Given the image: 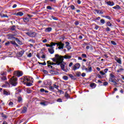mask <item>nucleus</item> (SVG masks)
Wrapping results in <instances>:
<instances>
[{
    "mask_svg": "<svg viewBox=\"0 0 124 124\" xmlns=\"http://www.w3.org/2000/svg\"><path fill=\"white\" fill-rule=\"evenodd\" d=\"M95 12H96L97 14H103V11L101 10H95Z\"/></svg>",
    "mask_w": 124,
    "mask_h": 124,
    "instance_id": "16",
    "label": "nucleus"
},
{
    "mask_svg": "<svg viewBox=\"0 0 124 124\" xmlns=\"http://www.w3.org/2000/svg\"><path fill=\"white\" fill-rule=\"evenodd\" d=\"M106 31H110V28H109V27H107L106 29Z\"/></svg>",
    "mask_w": 124,
    "mask_h": 124,
    "instance_id": "61",
    "label": "nucleus"
},
{
    "mask_svg": "<svg viewBox=\"0 0 124 124\" xmlns=\"http://www.w3.org/2000/svg\"><path fill=\"white\" fill-rule=\"evenodd\" d=\"M52 19H53V20H55L56 21H58V18H57L56 16H51Z\"/></svg>",
    "mask_w": 124,
    "mask_h": 124,
    "instance_id": "35",
    "label": "nucleus"
},
{
    "mask_svg": "<svg viewBox=\"0 0 124 124\" xmlns=\"http://www.w3.org/2000/svg\"><path fill=\"white\" fill-rule=\"evenodd\" d=\"M115 61L118 62V63H119V64H122V60H121V58H115Z\"/></svg>",
    "mask_w": 124,
    "mask_h": 124,
    "instance_id": "11",
    "label": "nucleus"
},
{
    "mask_svg": "<svg viewBox=\"0 0 124 124\" xmlns=\"http://www.w3.org/2000/svg\"><path fill=\"white\" fill-rule=\"evenodd\" d=\"M95 30H98V29H99V26L98 25H95V28H94Z\"/></svg>",
    "mask_w": 124,
    "mask_h": 124,
    "instance_id": "46",
    "label": "nucleus"
},
{
    "mask_svg": "<svg viewBox=\"0 0 124 124\" xmlns=\"http://www.w3.org/2000/svg\"><path fill=\"white\" fill-rule=\"evenodd\" d=\"M16 41L18 43V44H19V45H22L23 44V43L20 41V40L16 39Z\"/></svg>",
    "mask_w": 124,
    "mask_h": 124,
    "instance_id": "29",
    "label": "nucleus"
},
{
    "mask_svg": "<svg viewBox=\"0 0 124 124\" xmlns=\"http://www.w3.org/2000/svg\"><path fill=\"white\" fill-rule=\"evenodd\" d=\"M76 74L77 77H80L81 76V72H77Z\"/></svg>",
    "mask_w": 124,
    "mask_h": 124,
    "instance_id": "28",
    "label": "nucleus"
},
{
    "mask_svg": "<svg viewBox=\"0 0 124 124\" xmlns=\"http://www.w3.org/2000/svg\"><path fill=\"white\" fill-rule=\"evenodd\" d=\"M78 24H79V22H78V21H76V22H75V24L76 26L78 25Z\"/></svg>",
    "mask_w": 124,
    "mask_h": 124,
    "instance_id": "64",
    "label": "nucleus"
},
{
    "mask_svg": "<svg viewBox=\"0 0 124 124\" xmlns=\"http://www.w3.org/2000/svg\"><path fill=\"white\" fill-rule=\"evenodd\" d=\"M7 78L6 77H1V79L2 81H5V80H7Z\"/></svg>",
    "mask_w": 124,
    "mask_h": 124,
    "instance_id": "33",
    "label": "nucleus"
},
{
    "mask_svg": "<svg viewBox=\"0 0 124 124\" xmlns=\"http://www.w3.org/2000/svg\"><path fill=\"white\" fill-rule=\"evenodd\" d=\"M85 70H86V72H92V67H89L88 68H86L85 69Z\"/></svg>",
    "mask_w": 124,
    "mask_h": 124,
    "instance_id": "14",
    "label": "nucleus"
},
{
    "mask_svg": "<svg viewBox=\"0 0 124 124\" xmlns=\"http://www.w3.org/2000/svg\"><path fill=\"white\" fill-rule=\"evenodd\" d=\"M23 82L26 86L28 87H31V86H32L33 80H32V78L27 76L23 78Z\"/></svg>",
    "mask_w": 124,
    "mask_h": 124,
    "instance_id": "2",
    "label": "nucleus"
},
{
    "mask_svg": "<svg viewBox=\"0 0 124 124\" xmlns=\"http://www.w3.org/2000/svg\"><path fill=\"white\" fill-rule=\"evenodd\" d=\"M10 44V42L8 41L6 43H5V46H8Z\"/></svg>",
    "mask_w": 124,
    "mask_h": 124,
    "instance_id": "47",
    "label": "nucleus"
},
{
    "mask_svg": "<svg viewBox=\"0 0 124 124\" xmlns=\"http://www.w3.org/2000/svg\"><path fill=\"white\" fill-rule=\"evenodd\" d=\"M52 61L56 63L51 62V61H47V66L50 67V68H53L52 65L54 64H57V65H60L63 61V57L59 55V54L55 55V58H52Z\"/></svg>",
    "mask_w": 124,
    "mask_h": 124,
    "instance_id": "1",
    "label": "nucleus"
},
{
    "mask_svg": "<svg viewBox=\"0 0 124 124\" xmlns=\"http://www.w3.org/2000/svg\"><path fill=\"white\" fill-rule=\"evenodd\" d=\"M110 43H111V44H112V45H117V43H116V42H115V41H111Z\"/></svg>",
    "mask_w": 124,
    "mask_h": 124,
    "instance_id": "37",
    "label": "nucleus"
},
{
    "mask_svg": "<svg viewBox=\"0 0 124 124\" xmlns=\"http://www.w3.org/2000/svg\"><path fill=\"white\" fill-rule=\"evenodd\" d=\"M40 104H41V105H43L44 106H46V104H45V102H44L40 103Z\"/></svg>",
    "mask_w": 124,
    "mask_h": 124,
    "instance_id": "56",
    "label": "nucleus"
},
{
    "mask_svg": "<svg viewBox=\"0 0 124 124\" xmlns=\"http://www.w3.org/2000/svg\"><path fill=\"white\" fill-rule=\"evenodd\" d=\"M109 81L110 82H112V83H114V85H117V82H116L114 79L112 78H109Z\"/></svg>",
    "mask_w": 124,
    "mask_h": 124,
    "instance_id": "20",
    "label": "nucleus"
},
{
    "mask_svg": "<svg viewBox=\"0 0 124 124\" xmlns=\"http://www.w3.org/2000/svg\"><path fill=\"white\" fill-rule=\"evenodd\" d=\"M13 45H14L15 47H19V45H18V44H17L16 42H15V43H14Z\"/></svg>",
    "mask_w": 124,
    "mask_h": 124,
    "instance_id": "43",
    "label": "nucleus"
},
{
    "mask_svg": "<svg viewBox=\"0 0 124 124\" xmlns=\"http://www.w3.org/2000/svg\"><path fill=\"white\" fill-rule=\"evenodd\" d=\"M53 87L57 90H59V86L57 85L56 84H53Z\"/></svg>",
    "mask_w": 124,
    "mask_h": 124,
    "instance_id": "34",
    "label": "nucleus"
},
{
    "mask_svg": "<svg viewBox=\"0 0 124 124\" xmlns=\"http://www.w3.org/2000/svg\"><path fill=\"white\" fill-rule=\"evenodd\" d=\"M112 8L116 10H119V9H121V7L119 5H116L115 6L113 7Z\"/></svg>",
    "mask_w": 124,
    "mask_h": 124,
    "instance_id": "15",
    "label": "nucleus"
},
{
    "mask_svg": "<svg viewBox=\"0 0 124 124\" xmlns=\"http://www.w3.org/2000/svg\"><path fill=\"white\" fill-rule=\"evenodd\" d=\"M105 2H106L107 4H108V5H109V6H113L115 5V3H114V2L113 1H108Z\"/></svg>",
    "mask_w": 124,
    "mask_h": 124,
    "instance_id": "9",
    "label": "nucleus"
},
{
    "mask_svg": "<svg viewBox=\"0 0 124 124\" xmlns=\"http://www.w3.org/2000/svg\"><path fill=\"white\" fill-rule=\"evenodd\" d=\"M65 44H66V47L68 50H70L71 49V47L69 46V43L68 42H66Z\"/></svg>",
    "mask_w": 124,
    "mask_h": 124,
    "instance_id": "19",
    "label": "nucleus"
},
{
    "mask_svg": "<svg viewBox=\"0 0 124 124\" xmlns=\"http://www.w3.org/2000/svg\"><path fill=\"white\" fill-rule=\"evenodd\" d=\"M81 76H82V77H85V76H86V73H83L81 74Z\"/></svg>",
    "mask_w": 124,
    "mask_h": 124,
    "instance_id": "62",
    "label": "nucleus"
},
{
    "mask_svg": "<svg viewBox=\"0 0 124 124\" xmlns=\"http://www.w3.org/2000/svg\"><path fill=\"white\" fill-rule=\"evenodd\" d=\"M24 22H29V18L28 17H25L24 19Z\"/></svg>",
    "mask_w": 124,
    "mask_h": 124,
    "instance_id": "44",
    "label": "nucleus"
},
{
    "mask_svg": "<svg viewBox=\"0 0 124 124\" xmlns=\"http://www.w3.org/2000/svg\"><path fill=\"white\" fill-rule=\"evenodd\" d=\"M109 76L111 79H114L115 78V75H114V73H112L109 74Z\"/></svg>",
    "mask_w": 124,
    "mask_h": 124,
    "instance_id": "22",
    "label": "nucleus"
},
{
    "mask_svg": "<svg viewBox=\"0 0 124 124\" xmlns=\"http://www.w3.org/2000/svg\"><path fill=\"white\" fill-rule=\"evenodd\" d=\"M64 59H66V60H70V59H71V56L69 55H65L64 56Z\"/></svg>",
    "mask_w": 124,
    "mask_h": 124,
    "instance_id": "21",
    "label": "nucleus"
},
{
    "mask_svg": "<svg viewBox=\"0 0 124 124\" xmlns=\"http://www.w3.org/2000/svg\"><path fill=\"white\" fill-rule=\"evenodd\" d=\"M58 92H59L60 93L63 94V93H64L63 91H62V90H60L59 89H58Z\"/></svg>",
    "mask_w": 124,
    "mask_h": 124,
    "instance_id": "48",
    "label": "nucleus"
},
{
    "mask_svg": "<svg viewBox=\"0 0 124 124\" xmlns=\"http://www.w3.org/2000/svg\"><path fill=\"white\" fill-rule=\"evenodd\" d=\"M103 86H108V82H104L103 83Z\"/></svg>",
    "mask_w": 124,
    "mask_h": 124,
    "instance_id": "57",
    "label": "nucleus"
},
{
    "mask_svg": "<svg viewBox=\"0 0 124 124\" xmlns=\"http://www.w3.org/2000/svg\"><path fill=\"white\" fill-rule=\"evenodd\" d=\"M100 73L101 74V75H105V73L103 72V71H100Z\"/></svg>",
    "mask_w": 124,
    "mask_h": 124,
    "instance_id": "60",
    "label": "nucleus"
},
{
    "mask_svg": "<svg viewBox=\"0 0 124 124\" xmlns=\"http://www.w3.org/2000/svg\"><path fill=\"white\" fill-rule=\"evenodd\" d=\"M48 51L50 54H54V53H55V50H54V46H52L49 48H48Z\"/></svg>",
    "mask_w": 124,
    "mask_h": 124,
    "instance_id": "8",
    "label": "nucleus"
},
{
    "mask_svg": "<svg viewBox=\"0 0 124 124\" xmlns=\"http://www.w3.org/2000/svg\"><path fill=\"white\" fill-rule=\"evenodd\" d=\"M65 97H66V98H69V95L67 93H65Z\"/></svg>",
    "mask_w": 124,
    "mask_h": 124,
    "instance_id": "36",
    "label": "nucleus"
},
{
    "mask_svg": "<svg viewBox=\"0 0 124 124\" xmlns=\"http://www.w3.org/2000/svg\"><path fill=\"white\" fill-rule=\"evenodd\" d=\"M49 72L51 74H56V72H55L53 70L50 71Z\"/></svg>",
    "mask_w": 124,
    "mask_h": 124,
    "instance_id": "49",
    "label": "nucleus"
},
{
    "mask_svg": "<svg viewBox=\"0 0 124 124\" xmlns=\"http://www.w3.org/2000/svg\"><path fill=\"white\" fill-rule=\"evenodd\" d=\"M49 89L51 91H54V90H55V88L53 86H49Z\"/></svg>",
    "mask_w": 124,
    "mask_h": 124,
    "instance_id": "51",
    "label": "nucleus"
},
{
    "mask_svg": "<svg viewBox=\"0 0 124 124\" xmlns=\"http://www.w3.org/2000/svg\"><path fill=\"white\" fill-rule=\"evenodd\" d=\"M14 75L17 76V77H20L23 75V73L22 72L16 71L14 72Z\"/></svg>",
    "mask_w": 124,
    "mask_h": 124,
    "instance_id": "6",
    "label": "nucleus"
},
{
    "mask_svg": "<svg viewBox=\"0 0 124 124\" xmlns=\"http://www.w3.org/2000/svg\"><path fill=\"white\" fill-rule=\"evenodd\" d=\"M24 53H25V51L24 50H22L19 52V57H22L23 55H24Z\"/></svg>",
    "mask_w": 124,
    "mask_h": 124,
    "instance_id": "25",
    "label": "nucleus"
},
{
    "mask_svg": "<svg viewBox=\"0 0 124 124\" xmlns=\"http://www.w3.org/2000/svg\"><path fill=\"white\" fill-rule=\"evenodd\" d=\"M107 25L108 27H111V26H112V24H111V23L109 21L107 22Z\"/></svg>",
    "mask_w": 124,
    "mask_h": 124,
    "instance_id": "42",
    "label": "nucleus"
},
{
    "mask_svg": "<svg viewBox=\"0 0 124 124\" xmlns=\"http://www.w3.org/2000/svg\"><path fill=\"white\" fill-rule=\"evenodd\" d=\"M18 101L19 102H22V101H23V98H22V97L19 96L18 97Z\"/></svg>",
    "mask_w": 124,
    "mask_h": 124,
    "instance_id": "30",
    "label": "nucleus"
},
{
    "mask_svg": "<svg viewBox=\"0 0 124 124\" xmlns=\"http://www.w3.org/2000/svg\"><path fill=\"white\" fill-rule=\"evenodd\" d=\"M124 71V68H121L117 70V72H118V73H119L121 72V71Z\"/></svg>",
    "mask_w": 124,
    "mask_h": 124,
    "instance_id": "41",
    "label": "nucleus"
},
{
    "mask_svg": "<svg viewBox=\"0 0 124 124\" xmlns=\"http://www.w3.org/2000/svg\"><path fill=\"white\" fill-rule=\"evenodd\" d=\"M63 79L65 81H67V80H68V77H67V76H63Z\"/></svg>",
    "mask_w": 124,
    "mask_h": 124,
    "instance_id": "32",
    "label": "nucleus"
},
{
    "mask_svg": "<svg viewBox=\"0 0 124 124\" xmlns=\"http://www.w3.org/2000/svg\"><path fill=\"white\" fill-rule=\"evenodd\" d=\"M56 44V45H57V46H60L61 47H63L64 46V44H62V42L59 43H55Z\"/></svg>",
    "mask_w": 124,
    "mask_h": 124,
    "instance_id": "13",
    "label": "nucleus"
},
{
    "mask_svg": "<svg viewBox=\"0 0 124 124\" xmlns=\"http://www.w3.org/2000/svg\"><path fill=\"white\" fill-rule=\"evenodd\" d=\"M26 92L27 93H31V90L30 88H27L26 89Z\"/></svg>",
    "mask_w": 124,
    "mask_h": 124,
    "instance_id": "27",
    "label": "nucleus"
},
{
    "mask_svg": "<svg viewBox=\"0 0 124 124\" xmlns=\"http://www.w3.org/2000/svg\"><path fill=\"white\" fill-rule=\"evenodd\" d=\"M100 23L103 24H105V20L104 19H101Z\"/></svg>",
    "mask_w": 124,
    "mask_h": 124,
    "instance_id": "39",
    "label": "nucleus"
},
{
    "mask_svg": "<svg viewBox=\"0 0 124 124\" xmlns=\"http://www.w3.org/2000/svg\"><path fill=\"white\" fill-rule=\"evenodd\" d=\"M0 16L1 17V18H3L4 17H6L7 18H8V16L6 15H4L3 14H0Z\"/></svg>",
    "mask_w": 124,
    "mask_h": 124,
    "instance_id": "24",
    "label": "nucleus"
},
{
    "mask_svg": "<svg viewBox=\"0 0 124 124\" xmlns=\"http://www.w3.org/2000/svg\"><path fill=\"white\" fill-rule=\"evenodd\" d=\"M70 8L72 9V10H74V9H75V6H74L73 5H71L70 6Z\"/></svg>",
    "mask_w": 124,
    "mask_h": 124,
    "instance_id": "45",
    "label": "nucleus"
},
{
    "mask_svg": "<svg viewBox=\"0 0 124 124\" xmlns=\"http://www.w3.org/2000/svg\"><path fill=\"white\" fill-rule=\"evenodd\" d=\"M96 84L94 83H92L90 84V87L91 88H95Z\"/></svg>",
    "mask_w": 124,
    "mask_h": 124,
    "instance_id": "31",
    "label": "nucleus"
},
{
    "mask_svg": "<svg viewBox=\"0 0 124 124\" xmlns=\"http://www.w3.org/2000/svg\"><path fill=\"white\" fill-rule=\"evenodd\" d=\"M9 83L11 85H12V86H16L17 85V78H16L14 77L11 78Z\"/></svg>",
    "mask_w": 124,
    "mask_h": 124,
    "instance_id": "3",
    "label": "nucleus"
},
{
    "mask_svg": "<svg viewBox=\"0 0 124 124\" xmlns=\"http://www.w3.org/2000/svg\"><path fill=\"white\" fill-rule=\"evenodd\" d=\"M52 31V28H51V27L47 28L45 30L46 32H50V31Z\"/></svg>",
    "mask_w": 124,
    "mask_h": 124,
    "instance_id": "17",
    "label": "nucleus"
},
{
    "mask_svg": "<svg viewBox=\"0 0 124 124\" xmlns=\"http://www.w3.org/2000/svg\"><path fill=\"white\" fill-rule=\"evenodd\" d=\"M80 66H81V65H80V64L79 63H76L74 65V67L73 68V70H74V71H75V70H77V69H79L80 68Z\"/></svg>",
    "mask_w": 124,
    "mask_h": 124,
    "instance_id": "5",
    "label": "nucleus"
},
{
    "mask_svg": "<svg viewBox=\"0 0 124 124\" xmlns=\"http://www.w3.org/2000/svg\"><path fill=\"white\" fill-rule=\"evenodd\" d=\"M6 87H10V84H9V83L8 82H6L5 83Z\"/></svg>",
    "mask_w": 124,
    "mask_h": 124,
    "instance_id": "50",
    "label": "nucleus"
},
{
    "mask_svg": "<svg viewBox=\"0 0 124 124\" xmlns=\"http://www.w3.org/2000/svg\"><path fill=\"white\" fill-rule=\"evenodd\" d=\"M56 44L54 42H51L50 43V44H46V47H50V48H51V47H53V46H56Z\"/></svg>",
    "mask_w": 124,
    "mask_h": 124,
    "instance_id": "10",
    "label": "nucleus"
},
{
    "mask_svg": "<svg viewBox=\"0 0 124 124\" xmlns=\"http://www.w3.org/2000/svg\"><path fill=\"white\" fill-rule=\"evenodd\" d=\"M43 42L44 43H46V42H47V39H45L44 40H43Z\"/></svg>",
    "mask_w": 124,
    "mask_h": 124,
    "instance_id": "63",
    "label": "nucleus"
},
{
    "mask_svg": "<svg viewBox=\"0 0 124 124\" xmlns=\"http://www.w3.org/2000/svg\"><path fill=\"white\" fill-rule=\"evenodd\" d=\"M11 31H15V26H13L11 28Z\"/></svg>",
    "mask_w": 124,
    "mask_h": 124,
    "instance_id": "52",
    "label": "nucleus"
},
{
    "mask_svg": "<svg viewBox=\"0 0 124 124\" xmlns=\"http://www.w3.org/2000/svg\"><path fill=\"white\" fill-rule=\"evenodd\" d=\"M108 68H106L104 70V71L105 73H107V72H108Z\"/></svg>",
    "mask_w": 124,
    "mask_h": 124,
    "instance_id": "59",
    "label": "nucleus"
},
{
    "mask_svg": "<svg viewBox=\"0 0 124 124\" xmlns=\"http://www.w3.org/2000/svg\"><path fill=\"white\" fill-rule=\"evenodd\" d=\"M57 102H62V99L61 98H59L57 99Z\"/></svg>",
    "mask_w": 124,
    "mask_h": 124,
    "instance_id": "53",
    "label": "nucleus"
},
{
    "mask_svg": "<svg viewBox=\"0 0 124 124\" xmlns=\"http://www.w3.org/2000/svg\"><path fill=\"white\" fill-rule=\"evenodd\" d=\"M3 94L4 95H10V92L9 91H6V90H4Z\"/></svg>",
    "mask_w": 124,
    "mask_h": 124,
    "instance_id": "12",
    "label": "nucleus"
},
{
    "mask_svg": "<svg viewBox=\"0 0 124 124\" xmlns=\"http://www.w3.org/2000/svg\"><path fill=\"white\" fill-rule=\"evenodd\" d=\"M26 112H27V107H24L23 108V110L22 111V113L23 114H24V113H26Z\"/></svg>",
    "mask_w": 124,
    "mask_h": 124,
    "instance_id": "26",
    "label": "nucleus"
},
{
    "mask_svg": "<svg viewBox=\"0 0 124 124\" xmlns=\"http://www.w3.org/2000/svg\"><path fill=\"white\" fill-rule=\"evenodd\" d=\"M81 57H82V58H87V55L85 54H82L81 55Z\"/></svg>",
    "mask_w": 124,
    "mask_h": 124,
    "instance_id": "54",
    "label": "nucleus"
},
{
    "mask_svg": "<svg viewBox=\"0 0 124 124\" xmlns=\"http://www.w3.org/2000/svg\"><path fill=\"white\" fill-rule=\"evenodd\" d=\"M47 9H49V10H51L52 9V7L50 6H48L46 7Z\"/></svg>",
    "mask_w": 124,
    "mask_h": 124,
    "instance_id": "55",
    "label": "nucleus"
},
{
    "mask_svg": "<svg viewBox=\"0 0 124 124\" xmlns=\"http://www.w3.org/2000/svg\"><path fill=\"white\" fill-rule=\"evenodd\" d=\"M28 36H30V37H35L36 36V33L35 32L33 31H29L26 33Z\"/></svg>",
    "mask_w": 124,
    "mask_h": 124,
    "instance_id": "4",
    "label": "nucleus"
},
{
    "mask_svg": "<svg viewBox=\"0 0 124 124\" xmlns=\"http://www.w3.org/2000/svg\"><path fill=\"white\" fill-rule=\"evenodd\" d=\"M9 106H10V107H12V106H13V102H10L9 103Z\"/></svg>",
    "mask_w": 124,
    "mask_h": 124,
    "instance_id": "38",
    "label": "nucleus"
},
{
    "mask_svg": "<svg viewBox=\"0 0 124 124\" xmlns=\"http://www.w3.org/2000/svg\"><path fill=\"white\" fill-rule=\"evenodd\" d=\"M15 15H16V16H23V15H24V14L22 12H18L15 14Z\"/></svg>",
    "mask_w": 124,
    "mask_h": 124,
    "instance_id": "18",
    "label": "nucleus"
},
{
    "mask_svg": "<svg viewBox=\"0 0 124 124\" xmlns=\"http://www.w3.org/2000/svg\"><path fill=\"white\" fill-rule=\"evenodd\" d=\"M39 64H42V65H46V62H39Z\"/></svg>",
    "mask_w": 124,
    "mask_h": 124,
    "instance_id": "58",
    "label": "nucleus"
},
{
    "mask_svg": "<svg viewBox=\"0 0 124 124\" xmlns=\"http://www.w3.org/2000/svg\"><path fill=\"white\" fill-rule=\"evenodd\" d=\"M60 66L61 68V69H62L63 70V71H64V72H67L68 71V69H65L64 68V64H63V63H60Z\"/></svg>",
    "mask_w": 124,
    "mask_h": 124,
    "instance_id": "7",
    "label": "nucleus"
},
{
    "mask_svg": "<svg viewBox=\"0 0 124 124\" xmlns=\"http://www.w3.org/2000/svg\"><path fill=\"white\" fill-rule=\"evenodd\" d=\"M68 76H69L70 78L73 79V80H76V78H74V76L72 74H69Z\"/></svg>",
    "mask_w": 124,
    "mask_h": 124,
    "instance_id": "23",
    "label": "nucleus"
},
{
    "mask_svg": "<svg viewBox=\"0 0 124 124\" xmlns=\"http://www.w3.org/2000/svg\"><path fill=\"white\" fill-rule=\"evenodd\" d=\"M105 18H106L107 19H108V20H111L112 18H111V17H110L108 16H105Z\"/></svg>",
    "mask_w": 124,
    "mask_h": 124,
    "instance_id": "40",
    "label": "nucleus"
}]
</instances>
